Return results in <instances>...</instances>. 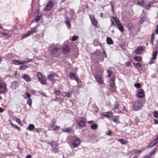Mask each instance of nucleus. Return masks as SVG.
<instances>
[{"label": "nucleus", "instance_id": "f257e3e1", "mask_svg": "<svg viewBox=\"0 0 158 158\" xmlns=\"http://www.w3.org/2000/svg\"><path fill=\"white\" fill-rule=\"evenodd\" d=\"M134 110H140L142 107V103L141 102L137 100L133 104Z\"/></svg>", "mask_w": 158, "mask_h": 158}, {"label": "nucleus", "instance_id": "f03ea898", "mask_svg": "<svg viewBox=\"0 0 158 158\" xmlns=\"http://www.w3.org/2000/svg\"><path fill=\"white\" fill-rule=\"evenodd\" d=\"M86 119L84 117H81L79 119L78 121H77L78 126L81 127H83L85 126Z\"/></svg>", "mask_w": 158, "mask_h": 158}, {"label": "nucleus", "instance_id": "7ed1b4c3", "mask_svg": "<svg viewBox=\"0 0 158 158\" xmlns=\"http://www.w3.org/2000/svg\"><path fill=\"white\" fill-rule=\"evenodd\" d=\"M61 51V50L60 48H53L51 52L52 55L53 57H57L59 56Z\"/></svg>", "mask_w": 158, "mask_h": 158}, {"label": "nucleus", "instance_id": "20e7f679", "mask_svg": "<svg viewBox=\"0 0 158 158\" xmlns=\"http://www.w3.org/2000/svg\"><path fill=\"white\" fill-rule=\"evenodd\" d=\"M7 91L6 88V84L4 83L2 84H0V94L6 93Z\"/></svg>", "mask_w": 158, "mask_h": 158}, {"label": "nucleus", "instance_id": "39448f33", "mask_svg": "<svg viewBox=\"0 0 158 158\" xmlns=\"http://www.w3.org/2000/svg\"><path fill=\"white\" fill-rule=\"evenodd\" d=\"M81 143L80 139L77 137L74 138L72 143V145L74 148L77 147L80 145Z\"/></svg>", "mask_w": 158, "mask_h": 158}, {"label": "nucleus", "instance_id": "423d86ee", "mask_svg": "<svg viewBox=\"0 0 158 158\" xmlns=\"http://www.w3.org/2000/svg\"><path fill=\"white\" fill-rule=\"evenodd\" d=\"M119 105L117 101H116L114 105V107L113 110L115 112H118L119 113H121V111L119 108Z\"/></svg>", "mask_w": 158, "mask_h": 158}, {"label": "nucleus", "instance_id": "0eeeda50", "mask_svg": "<svg viewBox=\"0 0 158 158\" xmlns=\"http://www.w3.org/2000/svg\"><path fill=\"white\" fill-rule=\"evenodd\" d=\"M137 93V96L139 98H142L145 97V93L144 90L142 89H140Z\"/></svg>", "mask_w": 158, "mask_h": 158}, {"label": "nucleus", "instance_id": "6e6552de", "mask_svg": "<svg viewBox=\"0 0 158 158\" xmlns=\"http://www.w3.org/2000/svg\"><path fill=\"white\" fill-rule=\"evenodd\" d=\"M94 77L96 81L98 83L100 84H102L103 81L102 80V77L101 75L96 74L94 76Z\"/></svg>", "mask_w": 158, "mask_h": 158}, {"label": "nucleus", "instance_id": "1a4fd4ad", "mask_svg": "<svg viewBox=\"0 0 158 158\" xmlns=\"http://www.w3.org/2000/svg\"><path fill=\"white\" fill-rule=\"evenodd\" d=\"M52 2L51 1L49 2L44 8V10L45 11H48L50 10L53 7L52 5Z\"/></svg>", "mask_w": 158, "mask_h": 158}, {"label": "nucleus", "instance_id": "9d476101", "mask_svg": "<svg viewBox=\"0 0 158 158\" xmlns=\"http://www.w3.org/2000/svg\"><path fill=\"white\" fill-rule=\"evenodd\" d=\"M143 50V46L138 47L135 50V53L136 54H139L142 52Z\"/></svg>", "mask_w": 158, "mask_h": 158}, {"label": "nucleus", "instance_id": "9b49d317", "mask_svg": "<svg viewBox=\"0 0 158 158\" xmlns=\"http://www.w3.org/2000/svg\"><path fill=\"white\" fill-rule=\"evenodd\" d=\"M37 27H38L37 26H35L32 28H31V30L28 31L30 35L36 33L38 32V30L37 29Z\"/></svg>", "mask_w": 158, "mask_h": 158}, {"label": "nucleus", "instance_id": "f8f14e48", "mask_svg": "<svg viewBox=\"0 0 158 158\" xmlns=\"http://www.w3.org/2000/svg\"><path fill=\"white\" fill-rule=\"evenodd\" d=\"M22 77L27 82H29L31 81L30 76L26 74H23L22 76Z\"/></svg>", "mask_w": 158, "mask_h": 158}, {"label": "nucleus", "instance_id": "ddd939ff", "mask_svg": "<svg viewBox=\"0 0 158 158\" xmlns=\"http://www.w3.org/2000/svg\"><path fill=\"white\" fill-rule=\"evenodd\" d=\"M62 50L64 54H65L67 53L70 51V49L68 46H66L63 47L62 48Z\"/></svg>", "mask_w": 158, "mask_h": 158}, {"label": "nucleus", "instance_id": "4468645a", "mask_svg": "<svg viewBox=\"0 0 158 158\" xmlns=\"http://www.w3.org/2000/svg\"><path fill=\"white\" fill-rule=\"evenodd\" d=\"M72 94V91L64 92L63 93V95L64 97H66L68 98H70L71 97Z\"/></svg>", "mask_w": 158, "mask_h": 158}, {"label": "nucleus", "instance_id": "2eb2a0df", "mask_svg": "<svg viewBox=\"0 0 158 158\" xmlns=\"http://www.w3.org/2000/svg\"><path fill=\"white\" fill-rule=\"evenodd\" d=\"M62 131L67 133H73V131L72 130L71 127H68L67 128L63 129H62Z\"/></svg>", "mask_w": 158, "mask_h": 158}, {"label": "nucleus", "instance_id": "dca6fc26", "mask_svg": "<svg viewBox=\"0 0 158 158\" xmlns=\"http://www.w3.org/2000/svg\"><path fill=\"white\" fill-rule=\"evenodd\" d=\"M18 86V83L16 81H15L12 83L10 87L13 89H15Z\"/></svg>", "mask_w": 158, "mask_h": 158}, {"label": "nucleus", "instance_id": "f3484780", "mask_svg": "<svg viewBox=\"0 0 158 158\" xmlns=\"http://www.w3.org/2000/svg\"><path fill=\"white\" fill-rule=\"evenodd\" d=\"M56 76L57 77L58 75L55 73L50 74L48 75V78L50 80L52 81L54 77Z\"/></svg>", "mask_w": 158, "mask_h": 158}, {"label": "nucleus", "instance_id": "a211bd4d", "mask_svg": "<svg viewBox=\"0 0 158 158\" xmlns=\"http://www.w3.org/2000/svg\"><path fill=\"white\" fill-rule=\"evenodd\" d=\"M119 116L118 115L114 116L113 118V121L118 123H120V122L119 121Z\"/></svg>", "mask_w": 158, "mask_h": 158}, {"label": "nucleus", "instance_id": "6ab92c4d", "mask_svg": "<svg viewBox=\"0 0 158 158\" xmlns=\"http://www.w3.org/2000/svg\"><path fill=\"white\" fill-rule=\"evenodd\" d=\"M116 25L118 27V29L120 31L123 32L124 31L123 27L121 24L120 22L118 23H117Z\"/></svg>", "mask_w": 158, "mask_h": 158}, {"label": "nucleus", "instance_id": "aec40b11", "mask_svg": "<svg viewBox=\"0 0 158 158\" xmlns=\"http://www.w3.org/2000/svg\"><path fill=\"white\" fill-rule=\"evenodd\" d=\"M102 115L108 118H110L113 116L112 113L109 112H106L102 114Z\"/></svg>", "mask_w": 158, "mask_h": 158}, {"label": "nucleus", "instance_id": "412c9836", "mask_svg": "<svg viewBox=\"0 0 158 158\" xmlns=\"http://www.w3.org/2000/svg\"><path fill=\"white\" fill-rule=\"evenodd\" d=\"M158 142L155 139L152 142H151L148 145V147L151 148L156 145Z\"/></svg>", "mask_w": 158, "mask_h": 158}, {"label": "nucleus", "instance_id": "4be33fe9", "mask_svg": "<svg viewBox=\"0 0 158 158\" xmlns=\"http://www.w3.org/2000/svg\"><path fill=\"white\" fill-rule=\"evenodd\" d=\"M158 53V51L156 50L153 52L152 56V60H155L156 58V56Z\"/></svg>", "mask_w": 158, "mask_h": 158}, {"label": "nucleus", "instance_id": "5701e85b", "mask_svg": "<svg viewBox=\"0 0 158 158\" xmlns=\"http://www.w3.org/2000/svg\"><path fill=\"white\" fill-rule=\"evenodd\" d=\"M65 23L67 26L68 29H70L71 28V22L69 20V19L67 18L65 21Z\"/></svg>", "mask_w": 158, "mask_h": 158}, {"label": "nucleus", "instance_id": "b1692460", "mask_svg": "<svg viewBox=\"0 0 158 158\" xmlns=\"http://www.w3.org/2000/svg\"><path fill=\"white\" fill-rule=\"evenodd\" d=\"M156 151V148H155L153 150H152L148 155H147L150 158L153 155L155 154Z\"/></svg>", "mask_w": 158, "mask_h": 158}, {"label": "nucleus", "instance_id": "393cba45", "mask_svg": "<svg viewBox=\"0 0 158 158\" xmlns=\"http://www.w3.org/2000/svg\"><path fill=\"white\" fill-rule=\"evenodd\" d=\"M33 60V59H29L27 61H19V65L23 64L28 62H32Z\"/></svg>", "mask_w": 158, "mask_h": 158}, {"label": "nucleus", "instance_id": "a878e982", "mask_svg": "<svg viewBox=\"0 0 158 158\" xmlns=\"http://www.w3.org/2000/svg\"><path fill=\"white\" fill-rule=\"evenodd\" d=\"M39 81L43 85H46L47 84L46 80L44 78L39 80Z\"/></svg>", "mask_w": 158, "mask_h": 158}, {"label": "nucleus", "instance_id": "bb28decb", "mask_svg": "<svg viewBox=\"0 0 158 158\" xmlns=\"http://www.w3.org/2000/svg\"><path fill=\"white\" fill-rule=\"evenodd\" d=\"M91 20L92 24L94 26H95L96 27L97 26V22L94 17L93 18H91Z\"/></svg>", "mask_w": 158, "mask_h": 158}, {"label": "nucleus", "instance_id": "cd10ccee", "mask_svg": "<svg viewBox=\"0 0 158 158\" xmlns=\"http://www.w3.org/2000/svg\"><path fill=\"white\" fill-rule=\"evenodd\" d=\"M144 3L145 2L144 0H139L138 1V4L143 7H145Z\"/></svg>", "mask_w": 158, "mask_h": 158}, {"label": "nucleus", "instance_id": "c85d7f7f", "mask_svg": "<svg viewBox=\"0 0 158 158\" xmlns=\"http://www.w3.org/2000/svg\"><path fill=\"white\" fill-rule=\"evenodd\" d=\"M106 42L109 44H112L113 43L112 40L109 37H108L106 39Z\"/></svg>", "mask_w": 158, "mask_h": 158}, {"label": "nucleus", "instance_id": "c756f323", "mask_svg": "<svg viewBox=\"0 0 158 158\" xmlns=\"http://www.w3.org/2000/svg\"><path fill=\"white\" fill-rule=\"evenodd\" d=\"M118 141L120 142L122 144H126L128 142L127 141L123 139H119Z\"/></svg>", "mask_w": 158, "mask_h": 158}, {"label": "nucleus", "instance_id": "7c9ffc66", "mask_svg": "<svg viewBox=\"0 0 158 158\" xmlns=\"http://www.w3.org/2000/svg\"><path fill=\"white\" fill-rule=\"evenodd\" d=\"M41 17V15L38 16L35 19L32 21V23H35V22L36 23L38 22L40 19Z\"/></svg>", "mask_w": 158, "mask_h": 158}, {"label": "nucleus", "instance_id": "2f4dec72", "mask_svg": "<svg viewBox=\"0 0 158 158\" xmlns=\"http://www.w3.org/2000/svg\"><path fill=\"white\" fill-rule=\"evenodd\" d=\"M10 124L11 125L12 127L15 128L16 129L19 130V131L20 130V128L18 126L14 124L11 122L10 123Z\"/></svg>", "mask_w": 158, "mask_h": 158}, {"label": "nucleus", "instance_id": "473e14b6", "mask_svg": "<svg viewBox=\"0 0 158 158\" xmlns=\"http://www.w3.org/2000/svg\"><path fill=\"white\" fill-rule=\"evenodd\" d=\"M135 66H136V68H141L140 69H139V71H140V70H142V65L140 63L138 62V63H136L135 64Z\"/></svg>", "mask_w": 158, "mask_h": 158}, {"label": "nucleus", "instance_id": "72a5a7b5", "mask_svg": "<svg viewBox=\"0 0 158 158\" xmlns=\"http://www.w3.org/2000/svg\"><path fill=\"white\" fill-rule=\"evenodd\" d=\"M27 129L30 131H32L35 129V126L33 124H30L29 125Z\"/></svg>", "mask_w": 158, "mask_h": 158}, {"label": "nucleus", "instance_id": "f704fd0d", "mask_svg": "<svg viewBox=\"0 0 158 158\" xmlns=\"http://www.w3.org/2000/svg\"><path fill=\"white\" fill-rule=\"evenodd\" d=\"M134 59L139 62H141L142 61V58L141 56H135L134 57Z\"/></svg>", "mask_w": 158, "mask_h": 158}, {"label": "nucleus", "instance_id": "c9c22d12", "mask_svg": "<svg viewBox=\"0 0 158 158\" xmlns=\"http://www.w3.org/2000/svg\"><path fill=\"white\" fill-rule=\"evenodd\" d=\"M58 143H56L54 141L52 142L51 143V146L53 148H56V147L58 146Z\"/></svg>", "mask_w": 158, "mask_h": 158}, {"label": "nucleus", "instance_id": "e433bc0d", "mask_svg": "<svg viewBox=\"0 0 158 158\" xmlns=\"http://www.w3.org/2000/svg\"><path fill=\"white\" fill-rule=\"evenodd\" d=\"M90 127L92 129L96 130L98 128V125L96 124H94L90 126Z\"/></svg>", "mask_w": 158, "mask_h": 158}, {"label": "nucleus", "instance_id": "4c0bfd02", "mask_svg": "<svg viewBox=\"0 0 158 158\" xmlns=\"http://www.w3.org/2000/svg\"><path fill=\"white\" fill-rule=\"evenodd\" d=\"M54 120L55 118H53L51 122V127L52 128H53L55 126V123H56V121H55Z\"/></svg>", "mask_w": 158, "mask_h": 158}, {"label": "nucleus", "instance_id": "58836bf2", "mask_svg": "<svg viewBox=\"0 0 158 158\" xmlns=\"http://www.w3.org/2000/svg\"><path fill=\"white\" fill-rule=\"evenodd\" d=\"M30 35V33H29L28 31L26 33L22 35L21 37L22 38L24 39V38H25V37H27V36H29Z\"/></svg>", "mask_w": 158, "mask_h": 158}, {"label": "nucleus", "instance_id": "ea45409f", "mask_svg": "<svg viewBox=\"0 0 158 158\" xmlns=\"http://www.w3.org/2000/svg\"><path fill=\"white\" fill-rule=\"evenodd\" d=\"M112 18L114 20L116 23V24H117V23H118L119 22H120L119 20L117 17H112Z\"/></svg>", "mask_w": 158, "mask_h": 158}, {"label": "nucleus", "instance_id": "a19ab883", "mask_svg": "<svg viewBox=\"0 0 158 158\" xmlns=\"http://www.w3.org/2000/svg\"><path fill=\"white\" fill-rule=\"evenodd\" d=\"M13 63L15 65H19V61L15 60L13 61Z\"/></svg>", "mask_w": 158, "mask_h": 158}, {"label": "nucleus", "instance_id": "79ce46f5", "mask_svg": "<svg viewBox=\"0 0 158 158\" xmlns=\"http://www.w3.org/2000/svg\"><path fill=\"white\" fill-rule=\"evenodd\" d=\"M27 68V66L26 65H22L19 67V69L25 70Z\"/></svg>", "mask_w": 158, "mask_h": 158}, {"label": "nucleus", "instance_id": "37998d69", "mask_svg": "<svg viewBox=\"0 0 158 158\" xmlns=\"http://www.w3.org/2000/svg\"><path fill=\"white\" fill-rule=\"evenodd\" d=\"M37 76L38 77V80L43 78V77L42 74L40 72H38L37 73Z\"/></svg>", "mask_w": 158, "mask_h": 158}, {"label": "nucleus", "instance_id": "c03bdc74", "mask_svg": "<svg viewBox=\"0 0 158 158\" xmlns=\"http://www.w3.org/2000/svg\"><path fill=\"white\" fill-rule=\"evenodd\" d=\"M3 35L5 37L8 38L11 36V35L9 33H4L3 34Z\"/></svg>", "mask_w": 158, "mask_h": 158}, {"label": "nucleus", "instance_id": "a18cd8bd", "mask_svg": "<svg viewBox=\"0 0 158 158\" xmlns=\"http://www.w3.org/2000/svg\"><path fill=\"white\" fill-rule=\"evenodd\" d=\"M145 18L143 17L141 18L138 21V22L139 23L142 24L143 22L144 21Z\"/></svg>", "mask_w": 158, "mask_h": 158}, {"label": "nucleus", "instance_id": "49530a36", "mask_svg": "<svg viewBox=\"0 0 158 158\" xmlns=\"http://www.w3.org/2000/svg\"><path fill=\"white\" fill-rule=\"evenodd\" d=\"M154 116L156 118L158 117V111H154L153 112Z\"/></svg>", "mask_w": 158, "mask_h": 158}, {"label": "nucleus", "instance_id": "de8ad7c7", "mask_svg": "<svg viewBox=\"0 0 158 158\" xmlns=\"http://www.w3.org/2000/svg\"><path fill=\"white\" fill-rule=\"evenodd\" d=\"M78 38V36L74 35L72 37V40L73 41H75L77 40Z\"/></svg>", "mask_w": 158, "mask_h": 158}, {"label": "nucleus", "instance_id": "09e8293b", "mask_svg": "<svg viewBox=\"0 0 158 158\" xmlns=\"http://www.w3.org/2000/svg\"><path fill=\"white\" fill-rule=\"evenodd\" d=\"M83 8L84 10H85V9H86L87 11L88 10L89 7L87 4L84 5L83 6Z\"/></svg>", "mask_w": 158, "mask_h": 158}, {"label": "nucleus", "instance_id": "8fccbe9b", "mask_svg": "<svg viewBox=\"0 0 158 158\" xmlns=\"http://www.w3.org/2000/svg\"><path fill=\"white\" fill-rule=\"evenodd\" d=\"M128 29L129 30H131L133 28V25L131 24H129L127 26Z\"/></svg>", "mask_w": 158, "mask_h": 158}, {"label": "nucleus", "instance_id": "3c124183", "mask_svg": "<svg viewBox=\"0 0 158 158\" xmlns=\"http://www.w3.org/2000/svg\"><path fill=\"white\" fill-rule=\"evenodd\" d=\"M27 103L30 106H31V103H32V100L31 98H29L27 102Z\"/></svg>", "mask_w": 158, "mask_h": 158}, {"label": "nucleus", "instance_id": "603ef678", "mask_svg": "<svg viewBox=\"0 0 158 158\" xmlns=\"http://www.w3.org/2000/svg\"><path fill=\"white\" fill-rule=\"evenodd\" d=\"M53 149L52 150V152H54V153H56V152H57L59 151V150L58 149L56 148H53Z\"/></svg>", "mask_w": 158, "mask_h": 158}, {"label": "nucleus", "instance_id": "864d4df0", "mask_svg": "<svg viewBox=\"0 0 158 158\" xmlns=\"http://www.w3.org/2000/svg\"><path fill=\"white\" fill-rule=\"evenodd\" d=\"M134 86L137 88H139L141 87V85L139 83H135V84Z\"/></svg>", "mask_w": 158, "mask_h": 158}, {"label": "nucleus", "instance_id": "5fc2aeb1", "mask_svg": "<svg viewBox=\"0 0 158 158\" xmlns=\"http://www.w3.org/2000/svg\"><path fill=\"white\" fill-rule=\"evenodd\" d=\"M54 93H55L56 94L59 95L60 93V91L59 90H56V89H54Z\"/></svg>", "mask_w": 158, "mask_h": 158}, {"label": "nucleus", "instance_id": "6e6d98bb", "mask_svg": "<svg viewBox=\"0 0 158 158\" xmlns=\"http://www.w3.org/2000/svg\"><path fill=\"white\" fill-rule=\"evenodd\" d=\"M26 96L24 97V98H30L31 97V95L29 93L26 92Z\"/></svg>", "mask_w": 158, "mask_h": 158}, {"label": "nucleus", "instance_id": "4d7b16f0", "mask_svg": "<svg viewBox=\"0 0 158 158\" xmlns=\"http://www.w3.org/2000/svg\"><path fill=\"white\" fill-rule=\"evenodd\" d=\"M110 4L111 6V10L112 12H114V3L113 2H110Z\"/></svg>", "mask_w": 158, "mask_h": 158}, {"label": "nucleus", "instance_id": "13d9d810", "mask_svg": "<svg viewBox=\"0 0 158 158\" xmlns=\"http://www.w3.org/2000/svg\"><path fill=\"white\" fill-rule=\"evenodd\" d=\"M108 73V76L109 77H110L113 73V72L110 70H108L107 71Z\"/></svg>", "mask_w": 158, "mask_h": 158}, {"label": "nucleus", "instance_id": "bf43d9fd", "mask_svg": "<svg viewBox=\"0 0 158 158\" xmlns=\"http://www.w3.org/2000/svg\"><path fill=\"white\" fill-rule=\"evenodd\" d=\"M145 7H144L145 9L147 10H149L150 8V4L146 5L144 4Z\"/></svg>", "mask_w": 158, "mask_h": 158}, {"label": "nucleus", "instance_id": "052dcab7", "mask_svg": "<svg viewBox=\"0 0 158 158\" xmlns=\"http://www.w3.org/2000/svg\"><path fill=\"white\" fill-rule=\"evenodd\" d=\"M35 129H36L35 131L37 132L38 133L40 132L41 131H42V129L40 128H36Z\"/></svg>", "mask_w": 158, "mask_h": 158}, {"label": "nucleus", "instance_id": "680f3d73", "mask_svg": "<svg viewBox=\"0 0 158 158\" xmlns=\"http://www.w3.org/2000/svg\"><path fill=\"white\" fill-rule=\"evenodd\" d=\"M74 79L76 81L77 83H79L80 81L78 77L77 76H75L74 77Z\"/></svg>", "mask_w": 158, "mask_h": 158}, {"label": "nucleus", "instance_id": "e2e57ef3", "mask_svg": "<svg viewBox=\"0 0 158 158\" xmlns=\"http://www.w3.org/2000/svg\"><path fill=\"white\" fill-rule=\"evenodd\" d=\"M126 65L127 67H128L129 66H132L131 65V63L130 61L126 62Z\"/></svg>", "mask_w": 158, "mask_h": 158}, {"label": "nucleus", "instance_id": "0e129e2a", "mask_svg": "<svg viewBox=\"0 0 158 158\" xmlns=\"http://www.w3.org/2000/svg\"><path fill=\"white\" fill-rule=\"evenodd\" d=\"M16 121L20 124H21V122L20 120V119L19 118H16Z\"/></svg>", "mask_w": 158, "mask_h": 158}, {"label": "nucleus", "instance_id": "69168bd1", "mask_svg": "<svg viewBox=\"0 0 158 158\" xmlns=\"http://www.w3.org/2000/svg\"><path fill=\"white\" fill-rule=\"evenodd\" d=\"M106 134L110 136L112 134V132L111 131L109 130L106 133Z\"/></svg>", "mask_w": 158, "mask_h": 158}, {"label": "nucleus", "instance_id": "338daca9", "mask_svg": "<svg viewBox=\"0 0 158 158\" xmlns=\"http://www.w3.org/2000/svg\"><path fill=\"white\" fill-rule=\"evenodd\" d=\"M142 152V150H137L135 152V154H140Z\"/></svg>", "mask_w": 158, "mask_h": 158}, {"label": "nucleus", "instance_id": "774afa93", "mask_svg": "<svg viewBox=\"0 0 158 158\" xmlns=\"http://www.w3.org/2000/svg\"><path fill=\"white\" fill-rule=\"evenodd\" d=\"M75 74L73 73H70V77H74L75 76Z\"/></svg>", "mask_w": 158, "mask_h": 158}]
</instances>
